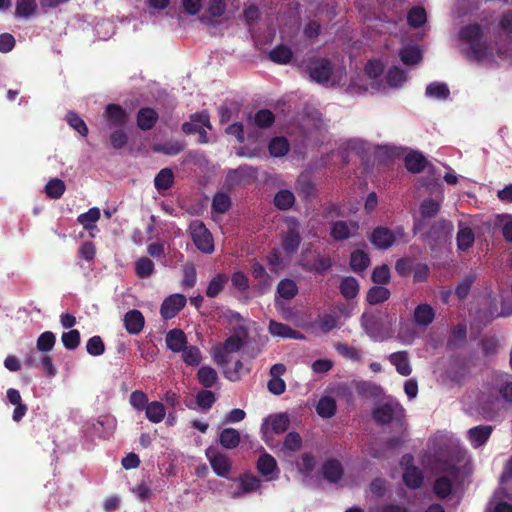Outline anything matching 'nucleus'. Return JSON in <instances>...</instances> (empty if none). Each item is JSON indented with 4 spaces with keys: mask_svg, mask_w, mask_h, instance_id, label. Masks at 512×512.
Segmentation results:
<instances>
[{
    "mask_svg": "<svg viewBox=\"0 0 512 512\" xmlns=\"http://www.w3.org/2000/svg\"><path fill=\"white\" fill-rule=\"evenodd\" d=\"M458 39L467 44L460 50L467 60L480 62L490 55V44L487 39H484L483 29L479 23L461 27Z\"/></svg>",
    "mask_w": 512,
    "mask_h": 512,
    "instance_id": "obj_1",
    "label": "nucleus"
},
{
    "mask_svg": "<svg viewBox=\"0 0 512 512\" xmlns=\"http://www.w3.org/2000/svg\"><path fill=\"white\" fill-rule=\"evenodd\" d=\"M372 418L379 426L389 425L392 422L402 424L405 418V410L398 402H386L372 410Z\"/></svg>",
    "mask_w": 512,
    "mask_h": 512,
    "instance_id": "obj_2",
    "label": "nucleus"
},
{
    "mask_svg": "<svg viewBox=\"0 0 512 512\" xmlns=\"http://www.w3.org/2000/svg\"><path fill=\"white\" fill-rule=\"evenodd\" d=\"M453 231V224L449 220L435 221L426 233V241L431 249L438 250L448 241Z\"/></svg>",
    "mask_w": 512,
    "mask_h": 512,
    "instance_id": "obj_3",
    "label": "nucleus"
},
{
    "mask_svg": "<svg viewBox=\"0 0 512 512\" xmlns=\"http://www.w3.org/2000/svg\"><path fill=\"white\" fill-rule=\"evenodd\" d=\"M304 69L312 81L320 84L327 83L333 71L330 60L317 57L308 58Z\"/></svg>",
    "mask_w": 512,
    "mask_h": 512,
    "instance_id": "obj_4",
    "label": "nucleus"
},
{
    "mask_svg": "<svg viewBox=\"0 0 512 512\" xmlns=\"http://www.w3.org/2000/svg\"><path fill=\"white\" fill-rule=\"evenodd\" d=\"M191 238L198 250L205 254L214 251V241L211 232L202 221H194L190 225Z\"/></svg>",
    "mask_w": 512,
    "mask_h": 512,
    "instance_id": "obj_5",
    "label": "nucleus"
},
{
    "mask_svg": "<svg viewBox=\"0 0 512 512\" xmlns=\"http://www.w3.org/2000/svg\"><path fill=\"white\" fill-rule=\"evenodd\" d=\"M414 457L406 454L402 457L400 464L404 466L402 480L412 490L419 489L423 485L424 476L422 471L413 464Z\"/></svg>",
    "mask_w": 512,
    "mask_h": 512,
    "instance_id": "obj_6",
    "label": "nucleus"
},
{
    "mask_svg": "<svg viewBox=\"0 0 512 512\" xmlns=\"http://www.w3.org/2000/svg\"><path fill=\"white\" fill-rule=\"evenodd\" d=\"M361 326L373 341H382L386 337V331L381 318L374 314L363 313L361 316Z\"/></svg>",
    "mask_w": 512,
    "mask_h": 512,
    "instance_id": "obj_7",
    "label": "nucleus"
},
{
    "mask_svg": "<svg viewBox=\"0 0 512 512\" xmlns=\"http://www.w3.org/2000/svg\"><path fill=\"white\" fill-rule=\"evenodd\" d=\"M302 238L300 235L298 221L293 220L286 233L281 238V246L288 257L293 256L299 249Z\"/></svg>",
    "mask_w": 512,
    "mask_h": 512,
    "instance_id": "obj_8",
    "label": "nucleus"
},
{
    "mask_svg": "<svg viewBox=\"0 0 512 512\" xmlns=\"http://www.w3.org/2000/svg\"><path fill=\"white\" fill-rule=\"evenodd\" d=\"M299 265L306 272L324 275L332 267L333 261L329 256L316 253L314 259L302 257L299 261Z\"/></svg>",
    "mask_w": 512,
    "mask_h": 512,
    "instance_id": "obj_9",
    "label": "nucleus"
},
{
    "mask_svg": "<svg viewBox=\"0 0 512 512\" xmlns=\"http://www.w3.org/2000/svg\"><path fill=\"white\" fill-rule=\"evenodd\" d=\"M187 302L183 294L175 293L164 299L160 307L161 317L165 320L172 319L185 307Z\"/></svg>",
    "mask_w": 512,
    "mask_h": 512,
    "instance_id": "obj_10",
    "label": "nucleus"
},
{
    "mask_svg": "<svg viewBox=\"0 0 512 512\" xmlns=\"http://www.w3.org/2000/svg\"><path fill=\"white\" fill-rule=\"evenodd\" d=\"M206 456L214 473L220 477L227 478L232 468L229 458L212 448L206 450Z\"/></svg>",
    "mask_w": 512,
    "mask_h": 512,
    "instance_id": "obj_11",
    "label": "nucleus"
},
{
    "mask_svg": "<svg viewBox=\"0 0 512 512\" xmlns=\"http://www.w3.org/2000/svg\"><path fill=\"white\" fill-rule=\"evenodd\" d=\"M103 117L107 121L108 126L114 128H123L129 120L126 110L119 104L114 103L108 104L105 107Z\"/></svg>",
    "mask_w": 512,
    "mask_h": 512,
    "instance_id": "obj_12",
    "label": "nucleus"
},
{
    "mask_svg": "<svg viewBox=\"0 0 512 512\" xmlns=\"http://www.w3.org/2000/svg\"><path fill=\"white\" fill-rule=\"evenodd\" d=\"M369 240L377 249L386 250L393 246L396 241V237L394 232L389 228L378 226L373 229Z\"/></svg>",
    "mask_w": 512,
    "mask_h": 512,
    "instance_id": "obj_13",
    "label": "nucleus"
},
{
    "mask_svg": "<svg viewBox=\"0 0 512 512\" xmlns=\"http://www.w3.org/2000/svg\"><path fill=\"white\" fill-rule=\"evenodd\" d=\"M359 229L357 222H346L343 220L335 221L330 227V236L335 241H344L352 237Z\"/></svg>",
    "mask_w": 512,
    "mask_h": 512,
    "instance_id": "obj_14",
    "label": "nucleus"
},
{
    "mask_svg": "<svg viewBox=\"0 0 512 512\" xmlns=\"http://www.w3.org/2000/svg\"><path fill=\"white\" fill-rule=\"evenodd\" d=\"M493 432L491 425H478L470 428L467 431V438L470 441L472 447H482L489 440Z\"/></svg>",
    "mask_w": 512,
    "mask_h": 512,
    "instance_id": "obj_15",
    "label": "nucleus"
},
{
    "mask_svg": "<svg viewBox=\"0 0 512 512\" xmlns=\"http://www.w3.org/2000/svg\"><path fill=\"white\" fill-rule=\"evenodd\" d=\"M158 119V112L151 107L140 108L136 115L137 126L143 131H148L154 128Z\"/></svg>",
    "mask_w": 512,
    "mask_h": 512,
    "instance_id": "obj_16",
    "label": "nucleus"
},
{
    "mask_svg": "<svg viewBox=\"0 0 512 512\" xmlns=\"http://www.w3.org/2000/svg\"><path fill=\"white\" fill-rule=\"evenodd\" d=\"M322 475L330 483H337L344 474V468L337 459H328L322 465Z\"/></svg>",
    "mask_w": 512,
    "mask_h": 512,
    "instance_id": "obj_17",
    "label": "nucleus"
},
{
    "mask_svg": "<svg viewBox=\"0 0 512 512\" xmlns=\"http://www.w3.org/2000/svg\"><path fill=\"white\" fill-rule=\"evenodd\" d=\"M144 324V316L139 310H130L124 316L125 329L131 335L139 334L143 330Z\"/></svg>",
    "mask_w": 512,
    "mask_h": 512,
    "instance_id": "obj_18",
    "label": "nucleus"
},
{
    "mask_svg": "<svg viewBox=\"0 0 512 512\" xmlns=\"http://www.w3.org/2000/svg\"><path fill=\"white\" fill-rule=\"evenodd\" d=\"M165 342L169 350L179 353L187 345V336L181 329L174 328L167 332Z\"/></svg>",
    "mask_w": 512,
    "mask_h": 512,
    "instance_id": "obj_19",
    "label": "nucleus"
},
{
    "mask_svg": "<svg viewBox=\"0 0 512 512\" xmlns=\"http://www.w3.org/2000/svg\"><path fill=\"white\" fill-rule=\"evenodd\" d=\"M258 473L267 480H272V474L278 469L277 462L270 454L263 452L256 463Z\"/></svg>",
    "mask_w": 512,
    "mask_h": 512,
    "instance_id": "obj_20",
    "label": "nucleus"
},
{
    "mask_svg": "<svg viewBox=\"0 0 512 512\" xmlns=\"http://www.w3.org/2000/svg\"><path fill=\"white\" fill-rule=\"evenodd\" d=\"M404 163L409 172L418 174L426 168L428 161L422 153L411 151L405 156Z\"/></svg>",
    "mask_w": 512,
    "mask_h": 512,
    "instance_id": "obj_21",
    "label": "nucleus"
},
{
    "mask_svg": "<svg viewBox=\"0 0 512 512\" xmlns=\"http://www.w3.org/2000/svg\"><path fill=\"white\" fill-rule=\"evenodd\" d=\"M268 58L276 64L286 65L291 62L293 51L285 44H278L269 51Z\"/></svg>",
    "mask_w": 512,
    "mask_h": 512,
    "instance_id": "obj_22",
    "label": "nucleus"
},
{
    "mask_svg": "<svg viewBox=\"0 0 512 512\" xmlns=\"http://www.w3.org/2000/svg\"><path fill=\"white\" fill-rule=\"evenodd\" d=\"M392 365L395 366L396 371L402 376H409L412 368L409 362L408 353L406 351L394 352L389 356Z\"/></svg>",
    "mask_w": 512,
    "mask_h": 512,
    "instance_id": "obj_23",
    "label": "nucleus"
},
{
    "mask_svg": "<svg viewBox=\"0 0 512 512\" xmlns=\"http://www.w3.org/2000/svg\"><path fill=\"white\" fill-rule=\"evenodd\" d=\"M435 318V311L429 304H419L414 310V321L417 325L428 326Z\"/></svg>",
    "mask_w": 512,
    "mask_h": 512,
    "instance_id": "obj_24",
    "label": "nucleus"
},
{
    "mask_svg": "<svg viewBox=\"0 0 512 512\" xmlns=\"http://www.w3.org/2000/svg\"><path fill=\"white\" fill-rule=\"evenodd\" d=\"M269 332L274 336H279L282 338H292V339H300L303 338L302 335H299V332L293 330L290 326L277 322L275 320H271L269 322Z\"/></svg>",
    "mask_w": 512,
    "mask_h": 512,
    "instance_id": "obj_25",
    "label": "nucleus"
},
{
    "mask_svg": "<svg viewBox=\"0 0 512 512\" xmlns=\"http://www.w3.org/2000/svg\"><path fill=\"white\" fill-rule=\"evenodd\" d=\"M240 441V433L234 428H225L219 434V443L225 449L236 448L240 444Z\"/></svg>",
    "mask_w": 512,
    "mask_h": 512,
    "instance_id": "obj_26",
    "label": "nucleus"
},
{
    "mask_svg": "<svg viewBox=\"0 0 512 512\" xmlns=\"http://www.w3.org/2000/svg\"><path fill=\"white\" fill-rule=\"evenodd\" d=\"M174 173L171 168L161 169L154 178V185L158 191H166L174 184Z\"/></svg>",
    "mask_w": 512,
    "mask_h": 512,
    "instance_id": "obj_27",
    "label": "nucleus"
},
{
    "mask_svg": "<svg viewBox=\"0 0 512 512\" xmlns=\"http://www.w3.org/2000/svg\"><path fill=\"white\" fill-rule=\"evenodd\" d=\"M101 213L98 207L90 208L87 212L77 217V222L83 226L86 231L96 229V222L100 219Z\"/></svg>",
    "mask_w": 512,
    "mask_h": 512,
    "instance_id": "obj_28",
    "label": "nucleus"
},
{
    "mask_svg": "<svg viewBox=\"0 0 512 512\" xmlns=\"http://www.w3.org/2000/svg\"><path fill=\"white\" fill-rule=\"evenodd\" d=\"M370 258L363 250L353 251L350 255V267L356 273L365 271L370 265Z\"/></svg>",
    "mask_w": 512,
    "mask_h": 512,
    "instance_id": "obj_29",
    "label": "nucleus"
},
{
    "mask_svg": "<svg viewBox=\"0 0 512 512\" xmlns=\"http://www.w3.org/2000/svg\"><path fill=\"white\" fill-rule=\"evenodd\" d=\"M391 293L388 288L383 285L371 287L366 295V300L371 305H377L389 299Z\"/></svg>",
    "mask_w": 512,
    "mask_h": 512,
    "instance_id": "obj_30",
    "label": "nucleus"
},
{
    "mask_svg": "<svg viewBox=\"0 0 512 512\" xmlns=\"http://www.w3.org/2000/svg\"><path fill=\"white\" fill-rule=\"evenodd\" d=\"M166 415V409L163 403L152 401L145 409V416L151 423H160Z\"/></svg>",
    "mask_w": 512,
    "mask_h": 512,
    "instance_id": "obj_31",
    "label": "nucleus"
},
{
    "mask_svg": "<svg viewBox=\"0 0 512 512\" xmlns=\"http://www.w3.org/2000/svg\"><path fill=\"white\" fill-rule=\"evenodd\" d=\"M228 277L223 273L216 274L208 283L206 296L209 298L217 297L225 288Z\"/></svg>",
    "mask_w": 512,
    "mask_h": 512,
    "instance_id": "obj_32",
    "label": "nucleus"
},
{
    "mask_svg": "<svg viewBox=\"0 0 512 512\" xmlns=\"http://www.w3.org/2000/svg\"><path fill=\"white\" fill-rule=\"evenodd\" d=\"M197 380L204 388H212L218 381V374L214 368L203 366L197 372Z\"/></svg>",
    "mask_w": 512,
    "mask_h": 512,
    "instance_id": "obj_33",
    "label": "nucleus"
},
{
    "mask_svg": "<svg viewBox=\"0 0 512 512\" xmlns=\"http://www.w3.org/2000/svg\"><path fill=\"white\" fill-rule=\"evenodd\" d=\"M339 290L345 299H353L359 292L358 281L352 276L344 277L340 282Z\"/></svg>",
    "mask_w": 512,
    "mask_h": 512,
    "instance_id": "obj_34",
    "label": "nucleus"
},
{
    "mask_svg": "<svg viewBox=\"0 0 512 512\" xmlns=\"http://www.w3.org/2000/svg\"><path fill=\"white\" fill-rule=\"evenodd\" d=\"M336 401L329 396L320 398L316 405V412L322 418H331L336 413Z\"/></svg>",
    "mask_w": 512,
    "mask_h": 512,
    "instance_id": "obj_35",
    "label": "nucleus"
},
{
    "mask_svg": "<svg viewBox=\"0 0 512 512\" xmlns=\"http://www.w3.org/2000/svg\"><path fill=\"white\" fill-rule=\"evenodd\" d=\"M302 437L298 432L292 431L289 432L283 441L281 450L285 453H295L300 451L302 448Z\"/></svg>",
    "mask_w": 512,
    "mask_h": 512,
    "instance_id": "obj_36",
    "label": "nucleus"
},
{
    "mask_svg": "<svg viewBox=\"0 0 512 512\" xmlns=\"http://www.w3.org/2000/svg\"><path fill=\"white\" fill-rule=\"evenodd\" d=\"M268 421L275 434H282L286 432L290 425V418L286 413L270 415Z\"/></svg>",
    "mask_w": 512,
    "mask_h": 512,
    "instance_id": "obj_37",
    "label": "nucleus"
},
{
    "mask_svg": "<svg viewBox=\"0 0 512 512\" xmlns=\"http://www.w3.org/2000/svg\"><path fill=\"white\" fill-rule=\"evenodd\" d=\"M290 149L288 140L284 137H274L268 145V150L273 157L285 156Z\"/></svg>",
    "mask_w": 512,
    "mask_h": 512,
    "instance_id": "obj_38",
    "label": "nucleus"
},
{
    "mask_svg": "<svg viewBox=\"0 0 512 512\" xmlns=\"http://www.w3.org/2000/svg\"><path fill=\"white\" fill-rule=\"evenodd\" d=\"M298 293V287L292 279H282L277 285V294L286 300H291Z\"/></svg>",
    "mask_w": 512,
    "mask_h": 512,
    "instance_id": "obj_39",
    "label": "nucleus"
},
{
    "mask_svg": "<svg viewBox=\"0 0 512 512\" xmlns=\"http://www.w3.org/2000/svg\"><path fill=\"white\" fill-rule=\"evenodd\" d=\"M399 55L401 61L406 65H415L422 59V52L417 45L401 49Z\"/></svg>",
    "mask_w": 512,
    "mask_h": 512,
    "instance_id": "obj_40",
    "label": "nucleus"
},
{
    "mask_svg": "<svg viewBox=\"0 0 512 512\" xmlns=\"http://www.w3.org/2000/svg\"><path fill=\"white\" fill-rule=\"evenodd\" d=\"M184 148L185 143L183 141L174 140L155 145L153 150L168 156H174L182 152Z\"/></svg>",
    "mask_w": 512,
    "mask_h": 512,
    "instance_id": "obj_41",
    "label": "nucleus"
},
{
    "mask_svg": "<svg viewBox=\"0 0 512 512\" xmlns=\"http://www.w3.org/2000/svg\"><path fill=\"white\" fill-rule=\"evenodd\" d=\"M427 21V14L422 6L412 7L407 14V22L413 28L422 27Z\"/></svg>",
    "mask_w": 512,
    "mask_h": 512,
    "instance_id": "obj_42",
    "label": "nucleus"
},
{
    "mask_svg": "<svg viewBox=\"0 0 512 512\" xmlns=\"http://www.w3.org/2000/svg\"><path fill=\"white\" fill-rule=\"evenodd\" d=\"M295 203V196L290 190H279L274 197V205L279 210H288Z\"/></svg>",
    "mask_w": 512,
    "mask_h": 512,
    "instance_id": "obj_43",
    "label": "nucleus"
},
{
    "mask_svg": "<svg viewBox=\"0 0 512 512\" xmlns=\"http://www.w3.org/2000/svg\"><path fill=\"white\" fill-rule=\"evenodd\" d=\"M456 240L458 249L466 251L473 246L475 235L470 227H464L459 229Z\"/></svg>",
    "mask_w": 512,
    "mask_h": 512,
    "instance_id": "obj_44",
    "label": "nucleus"
},
{
    "mask_svg": "<svg viewBox=\"0 0 512 512\" xmlns=\"http://www.w3.org/2000/svg\"><path fill=\"white\" fill-rule=\"evenodd\" d=\"M275 122V115L269 109H260L253 117V123L260 129H267Z\"/></svg>",
    "mask_w": 512,
    "mask_h": 512,
    "instance_id": "obj_45",
    "label": "nucleus"
},
{
    "mask_svg": "<svg viewBox=\"0 0 512 512\" xmlns=\"http://www.w3.org/2000/svg\"><path fill=\"white\" fill-rule=\"evenodd\" d=\"M66 190V185L63 180L53 178L48 181L45 186V193L50 199H59L62 197Z\"/></svg>",
    "mask_w": 512,
    "mask_h": 512,
    "instance_id": "obj_46",
    "label": "nucleus"
},
{
    "mask_svg": "<svg viewBox=\"0 0 512 512\" xmlns=\"http://www.w3.org/2000/svg\"><path fill=\"white\" fill-rule=\"evenodd\" d=\"M239 487L242 493H251L261 487V481L252 474H243L239 477Z\"/></svg>",
    "mask_w": 512,
    "mask_h": 512,
    "instance_id": "obj_47",
    "label": "nucleus"
},
{
    "mask_svg": "<svg viewBox=\"0 0 512 512\" xmlns=\"http://www.w3.org/2000/svg\"><path fill=\"white\" fill-rule=\"evenodd\" d=\"M467 327L465 324H457L451 331V335L447 341L449 348L459 347L466 339Z\"/></svg>",
    "mask_w": 512,
    "mask_h": 512,
    "instance_id": "obj_48",
    "label": "nucleus"
},
{
    "mask_svg": "<svg viewBox=\"0 0 512 512\" xmlns=\"http://www.w3.org/2000/svg\"><path fill=\"white\" fill-rule=\"evenodd\" d=\"M231 198L227 193L218 192L212 200V210L219 214L226 213L231 207Z\"/></svg>",
    "mask_w": 512,
    "mask_h": 512,
    "instance_id": "obj_49",
    "label": "nucleus"
},
{
    "mask_svg": "<svg viewBox=\"0 0 512 512\" xmlns=\"http://www.w3.org/2000/svg\"><path fill=\"white\" fill-rule=\"evenodd\" d=\"M136 275L141 279L150 277L154 272V263L148 257H141L135 263Z\"/></svg>",
    "mask_w": 512,
    "mask_h": 512,
    "instance_id": "obj_50",
    "label": "nucleus"
},
{
    "mask_svg": "<svg viewBox=\"0 0 512 512\" xmlns=\"http://www.w3.org/2000/svg\"><path fill=\"white\" fill-rule=\"evenodd\" d=\"M433 490L437 497L444 499L452 492V482L446 476L438 477L434 482Z\"/></svg>",
    "mask_w": 512,
    "mask_h": 512,
    "instance_id": "obj_51",
    "label": "nucleus"
},
{
    "mask_svg": "<svg viewBox=\"0 0 512 512\" xmlns=\"http://www.w3.org/2000/svg\"><path fill=\"white\" fill-rule=\"evenodd\" d=\"M406 79V72L397 66L390 68L386 74V82L390 87H399Z\"/></svg>",
    "mask_w": 512,
    "mask_h": 512,
    "instance_id": "obj_52",
    "label": "nucleus"
},
{
    "mask_svg": "<svg viewBox=\"0 0 512 512\" xmlns=\"http://www.w3.org/2000/svg\"><path fill=\"white\" fill-rule=\"evenodd\" d=\"M182 352V360L190 366H197L202 361L200 349L196 346H185Z\"/></svg>",
    "mask_w": 512,
    "mask_h": 512,
    "instance_id": "obj_53",
    "label": "nucleus"
},
{
    "mask_svg": "<svg viewBox=\"0 0 512 512\" xmlns=\"http://www.w3.org/2000/svg\"><path fill=\"white\" fill-rule=\"evenodd\" d=\"M66 121L71 128L76 130L81 136L88 135V127L84 120L74 111H69L66 115Z\"/></svg>",
    "mask_w": 512,
    "mask_h": 512,
    "instance_id": "obj_54",
    "label": "nucleus"
},
{
    "mask_svg": "<svg viewBox=\"0 0 512 512\" xmlns=\"http://www.w3.org/2000/svg\"><path fill=\"white\" fill-rule=\"evenodd\" d=\"M426 95L445 100L449 97L450 91L445 83L433 82L427 86Z\"/></svg>",
    "mask_w": 512,
    "mask_h": 512,
    "instance_id": "obj_55",
    "label": "nucleus"
},
{
    "mask_svg": "<svg viewBox=\"0 0 512 512\" xmlns=\"http://www.w3.org/2000/svg\"><path fill=\"white\" fill-rule=\"evenodd\" d=\"M391 274L389 266L383 264L381 266H377L373 269L371 274V280L373 283L377 285H385L390 282Z\"/></svg>",
    "mask_w": 512,
    "mask_h": 512,
    "instance_id": "obj_56",
    "label": "nucleus"
},
{
    "mask_svg": "<svg viewBox=\"0 0 512 512\" xmlns=\"http://www.w3.org/2000/svg\"><path fill=\"white\" fill-rule=\"evenodd\" d=\"M56 343L55 334L51 331H45L40 334L36 341V347L41 352H49L53 349Z\"/></svg>",
    "mask_w": 512,
    "mask_h": 512,
    "instance_id": "obj_57",
    "label": "nucleus"
},
{
    "mask_svg": "<svg viewBox=\"0 0 512 512\" xmlns=\"http://www.w3.org/2000/svg\"><path fill=\"white\" fill-rule=\"evenodd\" d=\"M475 280L476 275L474 273H469L462 281L457 284L455 288V294L460 300H463L468 296L471 286Z\"/></svg>",
    "mask_w": 512,
    "mask_h": 512,
    "instance_id": "obj_58",
    "label": "nucleus"
},
{
    "mask_svg": "<svg viewBox=\"0 0 512 512\" xmlns=\"http://www.w3.org/2000/svg\"><path fill=\"white\" fill-rule=\"evenodd\" d=\"M215 402L216 396L214 392L208 390V388L200 390L196 395L197 405L204 410L210 409Z\"/></svg>",
    "mask_w": 512,
    "mask_h": 512,
    "instance_id": "obj_59",
    "label": "nucleus"
},
{
    "mask_svg": "<svg viewBox=\"0 0 512 512\" xmlns=\"http://www.w3.org/2000/svg\"><path fill=\"white\" fill-rule=\"evenodd\" d=\"M298 471L301 474L309 475L316 467V458L311 452H305L301 455V463L297 464Z\"/></svg>",
    "mask_w": 512,
    "mask_h": 512,
    "instance_id": "obj_60",
    "label": "nucleus"
},
{
    "mask_svg": "<svg viewBox=\"0 0 512 512\" xmlns=\"http://www.w3.org/2000/svg\"><path fill=\"white\" fill-rule=\"evenodd\" d=\"M129 402L137 411H143L149 404L148 396L141 390L133 391L130 394Z\"/></svg>",
    "mask_w": 512,
    "mask_h": 512,
    "instance_id": "obj_61",
    "label": "nucleus"
},
{
    "mask_svg": "<svg viewBox=\"0 0 512 512\" xmlns=\"http://www.w3.org/2000/svg\"><path fill=\"white\" fill-rule=\"evenodd\" d=\"M80 339V332L76 329L64 332L61 336V341L68 350H75L80 344Z\"/></svg>",
    "mask_w": 512,
    "mask_h": 512,
    "instance_id": "obj_62",
    "label": "nucleus"
},
{
    "mask_svg": "<svg viewBox=\"0 0 512 512\" xmlns=\"http://www.w3.org/2000/svg\"><path fill=\"white\" fill-rule=\"evenodd\" d=\"M440 210V204L433 199H425L420 205V214L423 218L435 217Z\"/></svg>",
    "mask_w": 512,
    "mask_h": 512,
    "instance_id": "obj_63",
    "label": "nucleus"
},
{
    "mask_svg": "<svg viewBox=\"0 0 512 512\" xmlns=\"http://www.w3.org/2000/svg\"><path fill=\"white\" fill-rule=\"evenodd\" d=\"M87 353L91 356H100L105 352V344L100 336L91 337L86 343Z\"/></svg>",
    "mask_w": 512,
    "mask_h": 512,
    "instance_id": "obj_64",
    "label": "nucleus"
}]
</instances>
